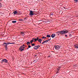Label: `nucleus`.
I'll use <instances>...</instances> for the list:
<instances>
[{
    "mask_svg": "<svg viewBox=\"0 0 78 78\" xmlns=\"http://www.w3.org/2000/svg\"><path fill=\"white\" fill-rule=\"evenodd\" d=\"M13 13L14 14H17V11H15L13 12Z\"/></svg>",
    "mask_w": 78,
    "mask_h": 78,
    "instance_id": "f8f14e48",
    "label": "nucleus"
},
{
    "mask_svg": "<svg viewBox=\"0 0 78 78\" xmlns=\"http://www.w3.org/2000/svg\"><path fill=\"white\" fill-rule=\"evenodd\" d=\"M30 42L28 41L27 42V45H30Z\"/></svg>",
    "mask_w": 78,
    "mask_h": 78,
    "instance_id": "dca6fc26",
    "label": "nucleus"
},
{
    "mask_svg": "<svg viewBox=\"0 0 78 78\" xmlns=\"http://www.w3.org/2000/svg\"><path fill=\"white\" fill-rule=\"evenodd\" d=\"M45 43H46L45 42V41H43L42 43V44H45Z\"/></svg>",
    "mask_w": 78,
    "mask_h": 78,
    "instance_id": "aec40b11",
    "label": "nucleus"
},
{
    "mask_svg": "<svg viewBox=\"0 0 78 78\" xmlns=\"http://www.w3.org/2000/svg\"><path fill=\"white\" fill-rule=\"evenodd\" d=\"M48 57H50V56H48Z\"/></svg>",
    "mask_w": 78,
    "mask_h": 78,
    "instance_id": "f704fd0d",
    "label": "nucleus"
},
{
    "mask_svg": "<svg viewBox=\"0 0 78 78\" xmlns=\"http://www.w3.org/2000/svg\"><path fill=\"white\" fill-rule=\"evenodd\" d=\"M61 67H59L58 69H57V70H58V71L56 73H58V72L59 71V69H60Z\"/></svg>",
    "mask_w": 78,
    "mask_h": 78,
    "instance_id": "1a4fd4ad",
    "label": "nucleus"
},
{
    "mask_svg": "<svg viewBox=\"0 0 78 78\" xmlns=\"http://www.w3.org/2000/svg\"><path fill=\"white\" fill-rule=\"evenodd\" d=\"M33 42H34V40H31L30 41V43H31V44H32Z\"/></svg>",
    "mask_w": 78,
    "mask_h": 78,
    "instance_id": "6ab92c4d",
    "label": "nucleus"
},
{
    "mask_svg": "<svg viewBox=\"0 0 78 78\" xmlns=\"http://www.w3.org/2000/svg\"><path fill=\"white\" fill-rule=\"evenodd\" d=\"M33 39H34L35 40V41L36 42V41H38V40H39V37H37V38H34Z\"/></svg>",
    "mask_w": 78,
    "mask_h": 78,
    "instance_id": "6e6552de",
    "label": "nucleus"
},
{
    "mask_svg": "<svg viewBox=\"0 0 78 78\" xmlns=\"http://www.w3.org/2000/svg\"><path fill=\"white\" fill-rule=\"evenodd\" d=\"M46 37H51V36H50V35H48L46 36Z\"/></svg>",
    "mask_w": 78,
    "mask_h": 78,
    "instance_id": "4468645a",
    "label": "nucleus"
},
{
    "mask_svg": "<svg viewBox=\"0 0 78 78\" xmlns=\"http://www.w3.org/2000/svg\"><path fill=\"white\" fill-rule=\"evenodd\" d=\"M34 14H35L34 12H33L32 11H30V13L29 14L30 16H33V15H34Z\"/></svg>",
    "mask_w": 78,
    "mask_h": 78,
    "instance_id": "7ed1b4c3",
    "label": "nucleus"
},
{
    "mask_svg": "<svg viewBox=\"0 0 78 78\" xmlns=\"http://www.w3.org/2000/svg\"><path fill=\"white\" fill-rule=\"evenodd\" d=\"M51 16H53V14L52 13L51 14Z\"/></svg>",
    "mask_w": 78,
    "mask_h": 78,
    "instance_id": "c85d7f7f",
    "label": "nucleus"
},
{
    "mask_svg": "<svg viewBox=\"0 0 78 78\" xmlns=\"http://www.w3.org/2000/svg\"><path fill=\"white\" fill-rule=\"evenodd\" d=\"M65 36H66V37H67V35L66 34L65 35Z\"/></svg>",
    "mask_w": 78,
    "mask_h": 78,
    "instance_id": "c756f323",
    "label": "nucleus"
},
{
    "mask_svg": "<svg viewBox=\"0 0 78 78\" xmlns=\"http://www.w3.org/2000/svg\"><path fill=\"white\" fill-rule=\"evenodd\" d=\"M2 3H0V8H1L2 7Z\"/></svg>",
    "mask_w": 78,
    "mask_h": 78,
    "instance_id": "b1692460",
    "label": "nucleus"
},
{
    "mask_svg": "<svg viewBox=\"0 0 78 78\" xmlns=\"http://www.w3.org/2000/svg\"><path fill=\"white\" fill-rule=\"evenodd\" d=\"M23 48V46H22L19 49L21 51H23L24 50V49Z\"/></svg>",
    "mask_w": 78,
    "mask_h": 78,
    "instance_id": "39448f33",
    "label": "nucleus"
},
{
    "mask_svg": "<svg viewBox=\"0 0 78 78\" xmlns=\"http://www.w3.org/2000/svg\"><path fill=\"white\" fill-rule=\"evenodd\" d=\"M20 21H23V20L22 19H20L19 20Z\"/></svg>",
    "mask_w": 78,
    "mask_h": 78,
    "instance_id": "412c9836",
    "label": "nucleus"
},
{
    "mask_svg": "<svg viewBox=\"0 0 78 78\" xmlns=\"http://www.w3.org/2000/svg\"><path fill=\"white\" fill-rule=\"evenodd\" d=\"M15 43L13 42V43H3V45H4L5 47H7L8 45H8L9 44H14Z\"/></svg>",
    "mask_w": 78,
    "mask_h": 78,
    "instance_id": "f03ea898",
    "label": "nucleus"
},
{
    "mask_svg": "<svg viewBox=\"0 0 78 78\" xmlns=\"http://www.w3.org/2000/svg\"><path fill=\"white\" fill-rule=\"evenodd\" d=\"M23 48H25V47H23Z\"/></svg>",
    "mask_w": 78,
    "mask_h": 78,
    "instance_id": "7c9ffc66",
    "label": "nucleus"
},
{
    "mask_svg": "<svg viewBox=\"0 0 78 78\" xmlns=\"http://www.w3.org/2000/svg\"><path fill=\"white\" fill-rule=\"evenodd\" d=\"M60 48L61 47L57 45L55 46V48L56 50H59Z\"/></svg>",
    "mask_w": 78,
    "mask_h": 78,
    "instance_id": "20e7f679",
    "label": "nucleus"
},
{
    "mask_svg": "<svg viewBox=\"0 0 78 78\" xmlns=\"http://www.w3.org/2000/svg\"><path fill=\"white\" fill-rule=\"evenodd\" d=\"M5 47V50H8V48L7 47Z\"/></svg>",
    "mask_w": 78,
    "mask_h": 78,
    "instance_id": "4be33fe9",
    "label": "nucleus"
},
{
    "mask_svg": "<svg viewBox=\"0 0 78 78\" xmlns=\"http://www.w3.org/2000/svg\"><path fill=\"white\" fill-rule=\"evenodd\" d=\"M21 34L22 36H24V35H25V34H24V32H22L21 33Z\"/></svg>",
    "mask_w": 78,
    "mask_h": 78,
    "instance_id": "9b49d317",
    "label": "nucleus"
},
{
    "mask_svg": "<svg viewBox=\"0 0 78 78\" xmlns=\"http://www.w3.org/2000/svg\"><path fill=\"white\" fill-rule=\"evenodd\" d=\"M28 48H31V46L30 45H28Z\"/></svg>",
    "mask_w": 78,
    "mask_h": 78,
    "instance_id": "cd10ccee",
    "label": "nucleus"
},
{
    "mask_svg": "<svg viewBox=\"0 0 78 78\" xmlns=\"http://www.w3.org/2000/svg\"><path fill=\"white\" fill-rule=\"evenodd\" d=\"M37 48H39V47H40V45H38L37 46Z\"/></svg>",
    "mask_w": 78,
    "mask_h": 78,
    "instance_id": "a878e982",
    "label": "nucleus"
},
{
    "mask_svg": "<svg viewBox=\"0 0 78 78\" xmlns=\"http://www.w3.org/2000/svg\"><path fill=\"white\" fill-rule=\"evenodd\" d=\"M51 39H50L49 40H47L44 41H45V42H48L49 41H50V40H51Z\"/></svg>",
    "mask_w": 78,
    "mask_h": 78,
    "instance_id": "f3484780",
    "label": "nucleus"
},
{
    "mask_svg": "<svg viewBox=\"0 0 78 78\" xmlns=\"http://www.w3.org/2000/svg\"><path fill=\"white\" fill-rule=\"evenodd\" d=\"M34 48L35 49V50H37L38 48H37V46H35L34 47Z\"/></svg>",
    "mask_w": 78,
    "mask_h": 78,
    "instance_id": "ddd939ff",
    "label": "nucleus"
},
{
    "mask_svg": "<svg viewBox=\"0 0 78 78\" xmlns=\"http://www.w3.org/2000/svg\"><path fill=\"white\" fill-rule=\"evenodd\" d=\"M23 46H24V45H23Z\"/></svg>",
    "mask_w": 78,
    "mask_h": 78,
    "instance_id": "e433bc0d",
    "label": "nucleus"
},
{
    "mask_svg": "<svg viewBox=\"0 0 78 78\" xmlns=\"http://www.w3.org/2000/svg\"><path fill=\"white\" fill-rule=\"evenodd\" d=\"M2 0H0V1H2Z\"/></svg>",
    "mask_w": 78,
    "mask_h": 78,
    "instance_id": "c9c22d12",
    "label": "nucleus"
},
{
    "mask_svg": "<svg viewBox=\"0 0 78 78\" xmlns=\"http://www.w3.org/2000/svg\"><path fill=\"white\" fill-rule=\"evenodd\" d=\"M31 45L32 46H34V45H35V44H31Z\"/></svg>",
    "mask_w": 78,
    "mask_h": 78,
    "instance_id": "393cba45",
    "label": "nucleus"
},
{
    "mask_svg": "<svg viewBox=\"0 0 78 78\" xmlns=\"http://www.w3.org/2000/svg\"><path fill=\"white\" fill-rule=\"evenodd\" d=\"M64 9H66V8H65V7H64Z\"/></svg>",
    "mask_w": 78,
    "mask_h": 78,
    "instance_id": "2f4dec72",
    "label": "nucleus"
},
{
    "mask_svg": "<svg viewBox=\"0 0 78 78\" xmlns=\"http://www.w3.org/2000/svg\"><path fill=\"white\" fill-rule=\"evenodd\" d=\"M68 33V30H65L63 31H58L56 32L57 34H59L60 33V34H66V33Z\"/></svg>",
    "mask_w": 78,
    "mask_h": 78,
    "instance_id": "f257e3e1",
    "label": "nucleus"
},
{
    "mask_svg": "<svg viewBox=\"0 0 78 78\" xmlns=\"http://www.w3.org/2000/svg\"><path fill=\"white\" fill-rule=\"evenodd\" d=\"M42 41V39H41V38H39L38 40V42H41Z\"/></svg>",
    "mask_w": 78,
    "mask_h": 78,
    "instance_id": "2eb2a0df",
    "label": "nucleus"
},
{
    "mask_svg": "<svg viewBox=\"0 0 78 78\" xmlns=\"http://www.w3.org/2000/svg\"><path fill=\"white\" fill-rule=\"evenodd\" d=\"M74 47L76 48H78V44H76L74 45Z\"/></svg>",
    "mask_w": 78,
    "mask_h": 78,
    "instance_id": "9d476101",
    "label": "nucleus"
},
{
    "mask_svg": "<svg viewBox=\"0 0 78 78\" xmlns=\"http://www.w3.org/2000/svg\"><path fill=\"white\" fill-rule=\"evenodd\" d=\"M46 39V37H44V36H43L42 37V38L43 39Z\"/></svg>",
    "mask_w": 78,
    "mask_h": 78,
    "instance_id": "5701e85b",
    "label": "nucleus"
},
{
    "mask_svg": "<svg viewBox=\"0 0 78 78\" xmlns=\"http://www.w3.org/2000/svg\"><path fill=\"white\" fill-rule=\"evenodd\" d=\"M28 48H27V50H28Z\"/></svg>",
    "mask_w": 78,
    "mask_h": 78,
    "instance_id": "72a5a7b5",
    "label": "nucleus"
},
{
    "mask_svg": "<svg viewBox=\"0 0 78 78\" xmlns=\"http://www.w3.org/2000/svg\"><path fill=\"white\" fill-rule=\"evenodd\" d=\"M77 17H78V16H77Z\"/></svg>",
    "mask_w": 78,
    "mask_h": 78,
    "instance_id": "4c0bfd02",
    "label": "nucleus"
},
{
    "mask_svg": "<svg viewBox=\"0 0 78 78\" xmlns=\"http://www.w3.org/2000/svg\"><path fill=\"white\" fill-rule=\"evenodd\" d=\"M39 42H40V43H41V41H39Z\"/></svg>",
    "mask_w": 78,
    "mask_h": 78,
    "instance_id": "473e14b6",
    "label": "nucleus"
},
{
    "mask_svg": "<svg viewBox=\"0 0 78 78\" xmlns=\"http://www.w3.org/2000/svg\"><path fill=\"white\" fill-rule=\"evenodd\" d=\"M37 60H34V62H37Z\"/></svg>",
    "mask_w": 78,
    "mask_h": 78,
    "instance_id": "bb28decb",
    "label": "nucleus"
},
{
    "mask_svg": "<svg viewBox=\"0 0 78 78\" xmlns=\"http://www.w3.org/2000/svg\"><path fill=\"white\" fill-rule=\"evenodd\" d=\"M55 36V34H53L51 35V37L52 38H54V37Z\"/></svg>",
    "mask_w": 78,
    "mask_h": 78,
    "instance_id": "0eeeda50",
    "label": "nucleus"
},
{
    "mask_svg": "<svg viewBox=\"0 0 78 78\" xmlns=\"http://www.w3.org/2000/svg\"><path fill=\"white\" fill-rule=\"evenodd\" d=\"M16 21H12V23H16Z\"/></svg>",
    "mask_w": 78,
    "mask_h": 78,
    "instance_id": "a211bd4d",
    "label": "nucleus"
},
{
    "mask_svg": "<svg viewBox=\"0 0 78 78\" xmlns=\"http://www.w3.org/2000/svg\"><path fill=\"white\" fill-rule=\"evenodd\" d=\"M1 61H2L3 62H8V60H6V59H3L2 60H1Z\"/></svg>",
    "mask_w": 78,
    "mask_h": 78,
    "instance_id": "423d86ee",
    "label": "nucleus"
}]
</instances>
